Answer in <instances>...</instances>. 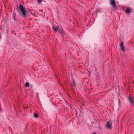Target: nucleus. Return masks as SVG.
I'll list each match as a JSON object with an SVG mask.
<instances>
[{"instance_id": "1", "label": "nucleus", "mask_w": 134, "mask_h": 134, "mask_svg": "<svg viewBox=\"0 0 134 134\" xmlns=\"http://www.w3.org/2000/svg\"><path fill=\"white\" fill-rule=\"evenodd\" d=\"M19 8L22 12L21 14L22 16L24 17H25L26 14V10L25 8L20 4H19Z\"/></svg>"}, {"instance_id": "2", "label": "nucleus", "mask_w": 134, "mask_h": 134, "mask_svg": "<svg viewBox=\"0 0 134 134\" xmlns=\"http://www.w3.org/2000/svg\"><path fill=\"white\" fill-rule=\"evenodd\" d=\"M106 127L108 129H110L112 127V124L111 122L108 121L107 122Z\"/></svg>"}, {"instance_id": "3", "label": "nucleus", "mask_w": 134, "mask_h": 134, "mask_svg": "<svg viewBox=\"0 0 134 134\" xmlns=\"http://www.w3.org/2000/svg\"><path fill=\"white\" fill-rule=\"evenodd\" d=\"M110 4L113 6V8L115 9L117 7L116 5L115 4V2L114 0H111Z\"/></svg>"}, {"instance_id": "4", "label": "nucleus", "mask_w": 134, "mask_h": 134, "mask_svg": "<svg viewBox=\"0 0 134 134\" xmlns=\"http://www.w3.org/2000/svg\"><path fill=\"white\" fill-rule=\"evenodd\" d=\"M120 47L122 50L124 51L125 50V48L124 46L123 43L122 42H121L120 44Z\"/></svg>"}, {"instance_id": "5", "label": "nucleus", "mask_w": 134, "mask_h": 134, "mask_svg": "<svg viewBox=\"0 0 134 134\" xmlns=\"http://www.w3.org/2000/svg\"><path fill=\"white\" fill-rule=\"evenodd\" d=\"M129 99L131 103L133 104V102L132 98L131 97H129Z\"/></svg>"}, {"instance_id": "6", "label": "nucleus", "mask_w": 134, "mask_h": 134, "mask_svg": "<svg viewBox=\"0 0 134 134\" xmlns=\"http://www.w3.org/2000/svg\"><path fill=\"white\" fill-rule=\"evenodd\" d=\"M130 9L129 8H127L125 11V12L127 13H130Z\"/></svg>"}, {"instance_id": "7", "label": "nucleus", "mask_w": 134, "mask_h": 134, "mask_svg": "<svg viewBox=\"0 0 134 134\" xmlns=\"http://www.w3.org/2000/svg\"><path fill=\"white\" fill-rule=\"evenodd\" d=\"M34 117L36 118L38 117V115L37 113H35L34 114Z\"/></svg>"}, {"instance_id": "8", "label": "nucleus", "mask_w": 134, "mask_h": 134, "mask_svg": "<svg viewBox=\"0 0 134 134\" xmlns=\"http://www.w3.org/2000/svg\"><path fill=\"white\" fill-rule=\"evenodd\" d=\"M53 28L54 30L56 31H57L58 29V27H53Z\"/></svg>"}, {"instance_id": "9", "label": "nucleus", "mask_w": 134, "mask_h": 134, "mask_svg": "<svg viewBox=\"0 0 134 134\" xmlns=\"http://www.w3.org/2000/svg\"><path fill=\"white\" fill-rule=\"evenodd\" d=\"M25 86L26 87H28L29 86V84L28 82H26L25 84Z\"/></svg>"}, {"instance_id": "10", "label": "nucleus", "mask_w": 134, "mask_h": 134, "mask_svg": "<svg viewBox=\"0 0 134 134\" xmlns=\"http://www.w3.org/2000/svg\"><path fill=\"white\" fill-rule=\"evenodd\" d=\"M37 1L38 3H40L41 2L42 0H37Z\"/></svg>"}, {"instance_id": "11", "label": "nucleus", "mask_w": 134, "mask_h": 134, "mask_svg": "<svg viewBox=\"0 0 134 134\" xmlns=\"http://www.w3.org/2000/svg\"><path fill=\"white\" fill-rule=\"evenodd\" d=\"M73 82L74 84V85H76L75 83V82L74 81H73Z\"/></svg>"}, {"instance_id": "12", "label": "nucleus", "mask_w": 134, "mask_h": 134, "mask_svg": "<svg viewBox=\"0 0 134 134\" xmlns=\"http://www.w3.org/2000/svg\"><path fill=\"white\" fill-rule=\"evenodd\" d=\"M92 134H97L95 132L93 133H92Z\"/></svg>"}, {"instance_id": "13", "label": "nucleus", "mask_w": 134, "mask_h": 134, "mask_svg": "<svg viewBox=\"0 0 134 134\" xmlns=\"http://www.w3.org/2000/svg\"><path fill=\"white\" fill-rule=\"evenodd\" d=\"M39 11H42V10H39Z\"/></svg>"}]
</instances>
